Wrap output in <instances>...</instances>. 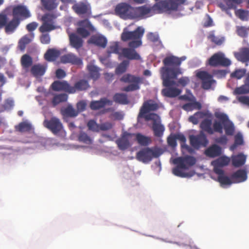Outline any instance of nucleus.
<instances>
[{
    "label": "nucleus",
    "instance_id": "1",
    "mask_svg": "<svg viewBox=\"0 0 249 249\" xmlns=\"http://www.w3.org/2000/svg\"><path fill=\"white\" fill-rule=\"evenodd\" d=\"M181 63H164V67L161 70L163 85L166 88L163 89L161 93L165 97L174 98L179 95L181 90L173 86L176 85L174 79L181 73L180 69Z\"/></svg>",
    "mask_w": 249,
    "mask_h": 249
},
{
    "label": "nucleus",
    "instance_id": "2",
    "mask_svg": "<svg viewBox=\"0 0 249 249\" xmlns=\"http://www.w3.org/2000/svg\"><path fill=\"white\" fill-rule=\"evenodd\" d=\"M144 33V29L142 27H138L134 31H128L125 29L122 33L121 39L123 41L131 40L128 43L129 47L136 48L142 45Z\"/></svg>",
    "mask_w": 249,
    "mask_h": 249
},
{
    "label": "nucleus",
    "instance_id": "3",
    "mask_svg": "<svg viewBox=\"0 0 249 249\" xmlns=\"http://www.w3.org/2000/svg\"><path fill=\"white\" fill-rule=\"evenodd\" d=\"M185 0H167L157 2L153 6L154 10L159 13L177 11L179 5L184 3Z\"/></svg>",
    "mask_w": 249,
    "mask_h": 249
},
{
    "label": "nucleus",
    "instance_id": "4",
    "mask_svg": "<svg viewBox=\"0 0 249 249\" xmlns=\"http://www.w3.org/2000/svg\"><path fill=\"white\" fill-rule=\"evenodd\" d=\"M160 155L159 150L154 147H145L136 154V159L144 163H148L153 159L158 158Z\"/></svg>",
    "mask_w": 249,
    "mask_h": 249
},
{
    "label": "nucleus",
    "instance_id": "5",
    "mask_svg": "<svg viewBox=\"0 0 249 249\" xmlns=\"http://www.w3.org/2000/svg\"><path fill=\"white\" fill-rule=\"evenodd\" d=\"M120 80L125 83H131L122 89L123 91L126 92L139 89L140 88L139 84L142 83V78L130 74H124L122 76Z\"/></svg>",
    "mask_w": 249,
    "mask_h": 249
},
{
    "label": "nucleus",
    "instance_id": "6",
    "mask_svg": "<svg viewBox=\"0 0 249 249\" xmlns=\"http://www.w3.org/2000/svg\"><path fill=\"white\" fill-rule=\"evenodd\" d=\"M152 121V128L156 137H161L165 130L164 126L161 124L160 117L156 113H152L145 117V121Z\"/></svg>",
    "mask_w": 249,
    "mask_h": 249
},
{
    "label": "nucleus",
    "instance_id": "7",
    "mask_svg": "<svg viewBox=\"0 0 249 249\" xmlns=\"http://www.w3.org/2000/svg\"><path fill=\"white\" fill-rule=\"evenodd\" d=\"M159 108L158 104L153 100H148L144 101L140 108L138 115V120L140 118H144L145 120V117L152 113H150L151 111H156Z\"/></svg>",
    "mask_w": 249,
    "mask_h": 249
},
{
    "label": "nucleus",
    "instance_id": "8",
    "mask_svg": "<svg viewBox=\"0 0 249 249\" xmlns=\"http://www.w3.org/2000/svg\"><path fill=\"white\" fill-rule=\"evenodd\" d=\"M43 124L54 135H57L63 129L62 123L60 119L56 117H53L50 120L45 119Z\"/></svg>",
    "mask_w": 249,
    "mask_h": 249
},
{
    "label": "nucleus",
    "instance_id": "9",
    "mask_svg": "<svg viewBox=\"0 0 249 249\" xmlns=\"http://www.w3.org/2000/svg\"><path fill=\"white\" fill-rule=\"evenodd\" d=\"M133 7L126 3L117 4L115 9L116 14L124 19H132Z\"/></svg>",
    "mask_w": 249,
    "mask_h": 249
},
{
    "label": "nucleus",
    "instance_id": "10",
    "mask_svg": "<svg viewBox=\"0 0 249 249\" xmlns=\"http://www.w3.org/2000/svg\"><path fill=\"white\" fill-rule=\"evenodd\" d=\"M215 117L220 120L224 126L226 134L228 136H232L234 132V127L233 124L229 120L228 116L222 113H216Z\"/></svg>",
    "mask_w": 249,
    "mask_h": 249
},
{
    "label": "nucleus",
    "instance_id": "11",
    "mask_svg": "<svg viewBox=\"0 0 249 249\" xmlns=\"http://www.w3.org/2000/svg\"><path fill=\"white\" fill-rule=\"evenodd\" d=\"M80 26L76 30L77 33L83 37H86L90 35L89 31L94 30V27L88 19H84L78 22Z\"/></svg>",
    "mask_w": 249,
    "mask_h": 249
},
{
    "label": "nucleus",
    "instance_id": "12",
    "mask_svg": "<svg viewBox=\"0 0 249 249\" xmlns=\"http://www.w3.org/2000/svg\"><path fill=\"white\" fill-rule=\"evenodd\" d=\"M12 16L15 18L19 19L21 22V20L29 18L31 15L26 6L18 5L13 7Z\"/></svg>",
    "mask_w": 249,
    "mask_h": 249
},
{
    "label": "nucleus",
    "instance_id": "13",
    "mask_svg": "<svg viewBox=\"0 0 249 249\" xmlns=\"http://www.w3.org/2000/svg\"><path fill=\"white\" fill-rule=\"evenodd\" d=\"M191 145L194 148L198 149L201 146H206L208 143V141L206 135L200 132L199 134L190 136Z\"/></svg>",
    "mask_w": 249,
    "mask_h": 249
},
{
    "label": "nucleus",
    "instance_id": "14",
    "mask_svg": "<svg viewBox=\"0 0 249 249\" xmlns=\"http://www.w3.org/2000/svg\"><path fill=\"white\" fill-rule=\"evenodd\" d=\"M196 76L202 80V88L205 89H210L215 81L213 79V76L204 71H199Z\"/></svg>",
    "mask_w": 249,
    "mask_h": 249
},
{
    "label": "nucleus",
    "instance_id": "15",
    "mask_svg": "<svg viewBox=\"0 0 249 249\" xmlns=\"http://www.w3.org/2000/svg\"><path fill=\"white\" fill-rule=\"evenodd\" d=\"M119 58L121 60L123 58H126L128 60H140V55L132 48H123Z\"/></svg>",
    "mask_w": 249,
    "mask_h": 249
},
{
    "label": "nucleus",
    "instance_id": "16",
    "mask_svg": "<svg viewBox=\"0 0 249 249\" xmlns=\"http://www.w3.org/2000/svg\"><path fill=\"white\" fill-rule=\"evenodd\" d=\"M243 0H223L218 2L217 5L222 11H227L230 9H235L238 5L241 4Z\"/></svg>",
    "mask_w": 249,
    "mask_h": 249
},
{
    "label": "nucleus",
    "instance_id": "17",
    "mask_svg": "<svg viewBox=\"0 0 249 249\" xmlns=\"http://www.w3.org/2000/svg\"><path fill=\"white\" fill-rule=\"evenodd\" d=\"M196 162L195 158L192 156L185 157H178L173 160L174 163H179L181 167L187 170L191 166L194 165Z\"/></svg>",
    "mask_w": 249,
    "mask_h": 249
},
{
    "label": "nucleus",
    "instance_id": "18",
    "mask_svg": "<svg viewBox=\"0 0 249 249\" xmlns=\"http://www.w3.org/2000/svg\"><path fill=\"white\" fill-rule=\"evenodd\" d=\"M90 87L88 80L80 79L76 81L73 86H71L70 94H73L78 91L87 90Z\"/></svg>",
    "mask_w": 249,
    "mask_h": 249
},
{
    "label": "nucleus",
    "instance_id": "19",
    "mask_svg": "<svg viewBox=\"0 0 249 249\" xmlns=\"http://www.w3.org/2000/svg\"><path fill=\"white\" fill-rule=\"evenodd\" d=\"M134 135H135L134 134L130 133L126 131L124 132L122 137L116 142L119 149L121 150L127 149L130 146L128 139Z\"/></svg>",
    "mask_w": 249,
    "mask_h": 249
},
{
    "label": "nucleus",
    "instance_id": "20",
    "mask_svg": "<svg viewBox=\"0 0 249 249\" xmlns=\"http://www.w3.org/2000/svg\"><path fill=\"white\" fill-rule=\"evenodd\" d=\"M132 19H142L145 18L151 12V9L145 5L133 7Z\"/></svg>",
    "mask_w": 249,
    "mask_h": 249
},
{
    "label": "nucleus",
    "instance_id": "21",
    "mask_svg": "<svg viewBox=\"0 0 249 249\" xmlns=\"http://www.w3.org/2000/svg\"><path fill=\"white\" fill-rule=\"evenodd\" d=\"M20 23L19 19L14 17L10 20L7 19L4 26V31L7 34L13 33L18 27Z\"/></svg>",
    "mask_w": 249,
    "mask_h": 249
},
{
    "label": "nucleus",
    "instance_id": "22",
    "mask_svg": "<svg viewBox=\"0 0 249 249\" xmlns=\"http://www.w3.org/2000/svg\"><path fill=\"white\" fill-rule=\"evenodd\" d=\"M234 57L241 62H249V47H242L238 52H234Z\"/></svg>",
    "mask_w": 249,
    "mask_h": 249
},
{
    "label": "nucleus",
    "instance_id": "23",
    "mask_svg": "<svg viewBox=\"0 0 249 249\" xmlns=\"http://www.w3.org/2000/svg\"><path fill=\"white\" fill-rule=\"evenodd\" d=\"M51 88L54 91H64L70 93L71 85L66 81H55L52 84Z\"/></svg>",
    "mask_w": 249,
    "mask_h": 249
},
{
    "label": "nucleus",
    "instance_id": "24",
    "mask_svg": "<svg viewBox=\"0 0 249 249\" xmlns=\"http://www.w3.org/2000/svg\"><path fill=\"white\" fill-rule=\"evenodd\" d=\"M88 43L100 48H105L107 46V39L102 36L94 35L90 37L88 40Z\"/></svg>",
    "mask_w": 249,
    "mask_h": 249
},
{
    "label": "nucleus",
    "instance_id": "25",
    "mask_svg": "<svg viewBox=\"0 0 249 249\" xmlns=\"http://www.w3.org/2000/svg\"><path fill=\"white\" fill-rule=\"evenodd\" d=\"M60 54V50L55 48H51L47 50L44 55V58L48 62H53L59 57Z\"/></svg>",
    "mask_w": 249,
    "mask_h": 249
},
{
    "label": "nucleus",
    "instance_id": "26",
    "mask_svg": "<svg viewBox=\"0 0 249 249\" xmlns=\"http://www.w3.org/2000/svg\"><path fill=\"white\" fill-rule=\"evenodd\" d=\"M112 104V101L107 98H102L99 101H91L90 107L92 110H96L104 107L106 105L111 106Z\"/></svg>",
    "mask_w": 249,
    "mask_h": 249
},
{
    "label": "nucleus",
    "instance_id": "27",
    "mask_svg": "<svg viewBox=\"0 0 249 249\" xmlns=\"http://www.w3.org/2000/svg\"><path fill=\"white\" fill-rule=\"evenodd\" d=\"M234 183H240L245 181L247 178V174L245 170L239 169L233 173L231 176Z\"/></svg>",
    "mask_w": 249,
    "mask_h": 249
},
{
    "label": "nucleus",
    "instance_id": "28",
    "mask_svg": "<svg viewBox=\"0 0 249 249\" xmlns=\"http://www.w3.org/2000/svg\"><path fill=\"white\" fill-rule=\"evenodd\" d=\"M215 174L218 175V181L221 186L230 185L233 183L231 178L224 175V171L222 169H215Z\"/></svg>",
    "mask_w": 249,
    "mask_h": 249
},
{
    "label": "nucleus",
    "instance_id": "29",
    "mask_svg": "<svg viewBox=\"0 0 249 249\" xmlns=\"http://www.w3.org/2000/svg\"><path fill=\"white\" fill-rule=\"evenodd\" d=\"M205 153L209 157H217L221 155L222 148L218 145L214 144L208 147L205 150Z\"/></svg>",
    "mask_w": 249,
    "mask_h": 249
},
{
    "label": "nucleus",
    "instance_id": "30",
    "mask_svg": "<svg viewBox=\"0 0 249 249\" xmlns=\"http://www.w3.org/2000/svg\"><path fill=\"white\" fill-rule=\"evenodd\" d=\"M46 69V65L37 64L32 66L31 69V72L33 76L36 77H38L44 74Z\"/></svg>",
    "mask_w": 249,
    "mask_h": 249
},
{
    "label": "nucleus",
    "instance_id": "31",
    "mask_svg": "<svg viewBox=\"0 0 249 249\" xmlns=\"http://www.w3.org/2000/svg\"><path fill=\"white\" fill-rule=\"evenodd\" d=\"M72 9L79 15L88 14L90 11L89 5L85 3L75 4L73 5Z\"/></svg>",
    "mask_w": 249,
    "mask_h": 249
},
{
    "label": "nucleus",
    "instance_id": "32",
    "mask_svg": "<svg viewBox=\"0 0 249 249\" xmlns=\"http://www.w3.org/2000/svg\"><path fill=\"white\" fill-rule=\"evenodd\" d=\"M61 113L64 117L73 118L78 115V111L71 105H68L66 107L61 108Z\"/></svg>",
    "mask_w": 249,
    "mask_h": 249
},
{
    "label": "nucleus",
    "instance_id": "33",
    "mask_svg": "<svg viewBox=\"0 0 249 249\" xmlns=\"http://www.w3.org/2000/svg\"><path fill=\"white\" fill-rule=\"evenodd\" d=\"M208 62H231V61L225 57L223 53L219 52L213 54L208 59Z\"/></svg>",
    "mask_w": 249,
    "mask_h": 249
},
{
    "label": "nucleus",
    "instance_id": "34",
    "mask_svg": "<svg viewBox=\"0 0 249 249\" xmlns=\"http://www.w3.org/2000/svg\"><path fill=\"white\" fill-rule=\"evenodd\" d=\"M230 160L229 158L225 156L221 157L213 161L212 163L214 166L213 171L215 172V169H222V167L229 164Z\"/></svg>",
    "mask_w": 249,
    "mask_h": 249
},
{
    "label": "nucleus",
    "instance_id": "35",
    "mask_svg": "<svg viewBox=\"0 0 249 249\" xmlns=\"http://www.w3.org/2000/svg\"><path fill=\"white\" fill-rule=\"evenodd\" d=\"M246 157L243 154H239L232 157V164L236 167L244 165L246 162Z\"/></svg>",
    "mask_w": 249,
    "mask_h": 249
},
{
    "label": "nucleus",
    "instance_id": "36",
    "mask_svg": "<svg viewBox=\"0 0 249 249\" xmlns=\"http://www.w3.org/2000/svg\"><path fill=\"white\" fill-rule=\"evenodd\" d=\"M70 43L72 46L76 49L81 48L83 45V40L75 34L70 35Z\"/></svg>",
    "mask_w": 249,
    "mask_h": 249
},
{
    "label": "nucleus",
    "instance_id": "37",
    "mask_svg": "<svg viewBox=\"0 0 249 249\" xmlns=\"http://www.w3.org/2000/svg\"><path fill=\"white\" fill-rule=\"evenodd\" d=\"M211 126L212 120L210 119H204L200 124L201 129L209 134H213V130Z\"/></svg>",
    "mask_w": 249,
    "mask_h": 249
},
{
    "label": "nucleus",
    "instance_id": "38",
    "mask_svg": "<svg viewBox=\"0 0 249 249\" xmlns=\"http://www.w3.org/2000/svg\"><path fill=\"white\" fill-rule=\"evenodd\" d=\"M234 92L237 94L249 93V72L247 76L245 84L240 87L236 88Z\"/></svg>",
    "mask_w": 249,
    "mask_h": 249
},
{
    "label": "nucleus",
    "instance_id": "39",
    "mask_svg": "<svg viewBox=\"0 0 249 249\" xmlns=\"http://www.w3.org/2000/svg\"><path fill=\"white\" fill-rule=\"evenodd\" d=\"M68 98V96L66 93L55 94L53 97L52 102L53 106H55L61 103L66 102Z\"/></svg>",
    "mask_w": 249,
    "mask_h": 249
},
{
    "label": "nucleus",
    "instance_id": "40",
    "mask_svg": "<svg viewBox=\"0 0 249 249\" xmlns=\"http://www.w3.org/2000/svg\"><path fill=\"white\" fill-rule=\"evenodd\" d=\"M60 62H82V60L72 53H67L62 56Z\"/></svg>",
    "mask_w": 249,
    "mask_h": 249
},
{
    "label": "nucleus",
    "instance_id": "41",
    "mask_svg": "<svg viewBox=\"0 0 249 249\" xmlns=\"http://www.w3.org/2000/svg\"><path fill=\"white\" fill-rule=\"evenodd\" d=\"M14 106V100L11 98L5 100L3 104L0 106V113L12 109Z\"/></svg>",
    "mask_w": 249,
    "mask_h": 249
},
{
    "label": "nucleus",
    "instance_id": "42",
    "mask_svg": "<svg viewBox=\"0 0 249 249\" xmlns=\"http://www.w3.org/2000/svg\"><path fill=\"white\" fill-rule=\"evenodd\" d=\"M87 68L88 69L89 74L91 78H92L94 80H96L99 78V69L98 67L93 65L90 64L88 65Z\"/></svg>",
    "mask_w": 249,
    "mask_h": 249
},
{
    "label": "nucleus",
    "instance_id": "43",
    "mask_svg": "<svg viewBox=\"0 0 249 249\" xmlns=\"http://www.w3.org/2000/svg\"><path fill=\"white\" fill-rule=\"evenodd\" d=\"M60 0H41L42 5L48 10L56 8Z\"/></svg>",
    "mask_w": 249,
    "mask_h": 249
},
{
    "label": "nucleus",
    "instance_id": "44",
    "mask_svg": "<svg viewBox=\"0 0 249 249\" xmlns=\"http://www.w3.org/2000/svg\"><path fill=\"white\" fill-rule=\"evenodd\" d=\"M206 116V114L205 113L202 111H198L195 113L193 115L190 116L189 121L193 124H196L200 120L204 118Z\"/></svg>",
    "mask_w": 249,
    "mask_h": 249
},
{
    "label": "nucleus",
    "instance_id": "45",
    "mask_svg": "<svg viewBox=\"0 0 249 249\" xmlns=\"http://www.w3.org/2000/svg\"><path fill=\"white\" fill-rule=\"evenodd\" d=\"M136 139L138 143L142 146H147L151 142V139L140 133L136 134Z\"/></svg>",
    "mask_w": 249,
    "mask_h": 249
},
{
    "label": "nucleus",
    "instance_id": "46",
    "mask_svg": "<svg viewBox=\"0 0 249 249\" xmlns=\"http://www.w3.org/2000/svg\"><path fill=\"white\" fill-rule=\"evenodd\" d=\"M34 37V34L31 33L29 35H26L22 37L19 41V46L21 49H24L26 45L30 43Z\"/></svg>",
    "mask_w": 249,
    "mask_h": 249
},
{
    "label": "nucleus",
    "instance_id": "47",
    "mask_svg": "<svg viewBox=\"0 0 249 249\" xmlns=\"http://www.w3.org/2000/svg\"><path fill=\"white\" fill-rule=\"evenodd\" d=\"M113 100L116 103L123 105H126L129 103L127 95L124 93H116L113 96Z\"/></svg>",
    "mask_w": 249,
    "mask_h": 249
},
{
    "label": "nucleus",
    "instance_id": "48",
    "mask_svg": "<svg viewBox=\"0 0 249 249\" xmlns=\"http://www.w3.org/2000/svg\"><path fill=\"white\" fill-rule=\"evenodd\" d=\"M147 39L152 42L155 45L162 46L161 41L160 39L159 35L154 33H149L147 35Z\"/></svg>",
    "mask_w": 249,
    "mask_h": 249
},
{
    "label": "nucleus",
    "instance_id": "49",
    "mask_svg": "<svg viewBox=\"0 0 249 249\" xmlns=\"http://www.w3.org/2000/svg\"><path fill=\"white\" fill-rule=\"evenodd\" d=\"M175 164L177 165L176 167L174 168L173 169V173L179 177L181 178H185V177H191L192 175H189L188 173H186L183 172L182 169H184V168L181 167L180 166L179 163H174Z\"/></svg>",
    "mask_w": 249,
    "mask_h": 249
},
{
    "label": "nucleus",
    "instance_id": "50",
    "mask_svg": "<svg viewBox=\"0 0 249 249\" xmlns=\"http://www.w3.org/2000/svg\"><path fill=\"white\" fill-rule=\"evenodd\" d=\"M208 37L213 43L218 46L222 45L225 40L224 37L215 36L213 32L211 33Z\"/></svg>",
    "mask_w": 249,
    "mask_h": 249
},
{
    "label": "nucleus",
    "instance_id": "51",
    "mask_svg": "<svg viewBox=\"0 0 249 249\" xmlns=\"http://www.w3.org/2000/svg\"><path fill=\"white\" fill-rule=\"evenodd\" d=\"M57 27L53 24H48L44 21H43V23L41 26L39 28V31L41 33H45L50 32L56 29Z\"/></svg>",
    "mask_w": 249,
    "mask_h": 249
},
{
    "label": "nucleus",
    "instance_id": "52",
    "mask_svg": "<svg viewBox=\"0 0 249 249\" xmlns=\"http://www.w3.org/2000/svg\"><path fill=\"white\" fill-rule=\"evenodd\" d=\"M176 138L177 140H178L179 141L181 142V147L182 149H185L187 151H188L189 152L191 153L192 151V148L187 145L186 143V139L185 137L183 135L181 134H179L178 135H176Z\"/></svg>",
    "mask_w": 249,
    "mask_h": 249
},
{
    "label": "nucleus",
    "instance_id": "53",
    "mask_svg": "<svg viewBox=\"0 0 249 249\" xmlns=\"http://www.w3.org/2000/svg\"><path fill=\"white\" fill-rule=\"evenodd\" d=\"M186 59V57L185 56L178 57L171 55L166 57L163 60V62H182Z\"/></svg>",
    "mask_w": 249,
    "mask_h": 249
},
{
    "label": "nucleus",
    "instance_id": "54",
    "mask_svg": "<svg viewBox=\"0 0 249 249\" xmlns=\"http://www.w3.org/2000/svg\"><path fill=\"white\" fill-rule=\"evenodd\" d=\"M56 18V16L52 14H46L43 15L41 19L42 21H44L48 24H53L55 25V20Z\"/></svg>",
    "mask_w": 249,
    "mask_h": 249
},
{
    "label": "nucleus",
    "instance_id": "55",
    "mask_svg": "<svg viewBox=\"0 0 249 249\" xmlns=\"http://www.w3.org/2000/svg\"><path fill=\"white\" fill-rule=\"evenodd\" d=\"M79 142L86 144H90L92 143V140L88 135L84 132H81L78 135Z\"/></svg>",
    "mask_w": 249,
    "mask_h": 249
},
{
    "label": "nucleus",
    "instance_id": "56",
    "mask_svg": "<svg viewBox=\"0 0 249 249\" xmlns=\"http://www.w3.org/2000/svg\"><path fill=\"white\" fill-rule=\"evenodd\" d=\"M32 129L31 125L26 122H21L19 124L17 127V129L21 132H28Z\"/></svg>",
    "mask_w": 249,
    "mask_h": 249
},
{
    "label": "nucleus",
    "instance_id": "57",
    "mask_svg": "<svg viewBox=\"0 0 249 249\" xmlns=\"http://www.w3.org/2000/svg\"><path fill=\"white\" fill-rule=\"evenodd\" d=\"M122 48L120 47L117 43H115L109 47L108 53H114L117 54L119 57Z\"/></svg>",
    "mask_w": 249,
    "mask_h": 249
},
{
    "label": "nucleus",
    "instance_id": "58",
    "mask_svg": "<svg viewBox=\"0 0 249 249\" xmlns=\"http://www.w3.org/2000/svg\"><path fill=\"white\" fill-rule=\"evenodd\" d=\"M236 16L238 17L241 20L246 21L248 19L249 12L243 9H239L235 12Z\"/></svg>",
    "mask_w": 249,
    "mask_h": 249
},
{
    "label": "nucleus",
    "instance_id": "59",
    "mask_svg": "<svg viewBox=\"0 0 249 249\" xmlns=\"http://www.w3.org/2000/svg\"><path fill=\"white\" fill-rule=\"evenodd\" d=\"M87 126L88 127L89 130H90L92 131H99L100 124H97L94 120H89L87 124Z\"/></svg>",
    "mask_w": 249,
    "mask_h": 249
},
{
    "label": "nucleus",
    "instance_id": "60",
    "mask_svg": "<svg viewBox=\"0 0 249 249\" xmlns=\"http://www.w3.org/2000/svg\"><path fill=\"white\" fill-rule=\"evenodd\" d=\"M213 132H216L220 134L223 133V124L220 120V121H215L213 124Z\"/></svg>",
    "mask_w": 249,
    "mask_h": 249
},
{
    "label": "nucleus",
    "instance_id": "61",
    "mask_svg": "<svg viewBox=\"0 0 249 249\" xmlns=\"http://www.w3.org/2000/svg\"><path fill=\"white\" fill-rule=\"evenodd\" d=\"M128 64L129 63H120L116 69V73L118 75H120L124 72L126 70Z\"/></svg>",
    "mask_w": 249,
    "mask_h": 249
},
{
    "label": "nucleus",
    "instance_id": "62",
    "mask_svg": "<svg viewBox=\"0 0 249 249\" xmlns=\"http://www.w3.org/2000/svg\"><path fill=\"white\" fill-rule=\"evenodd\" d=\"M237 33L239 36L242 37H247L248 36L247 28L243 26H238Z\"/></svg>",
    "mask_w": 249,
    "mask_h": 249
},
{
    "label": "nucleus",
    "instance_id": "63",
    "mask_svg": "<svg viewBox=\"0 0 249 249\" xmlns=\"http://www.w3.org/2000/svg\"><path fill=\"white\" fill-rule=\"evenodd\" d=\"M113 124L110 122H105L100 124L99 131H107L111 129Z\"/></svg>",
    "mask_w": 249,
    "mask_h": 249
},
{
    "label": "nucleus",
    "instance_id": "64",
    "mask_svg": "<svg viewBox=\"0 0 249 249\" xmlns=\"http://www.w3.org/2000/svg\"><path fill=\"white\" fill-rule=\"evenodd\" d=\"M167 141L168 144L170 146L172 147V148H175L176 147L177 145L176 135L169 136L167 138Z\"/></svg>",
    "mask_w": 249,
    "mask_h": 249
}]
</instances>
